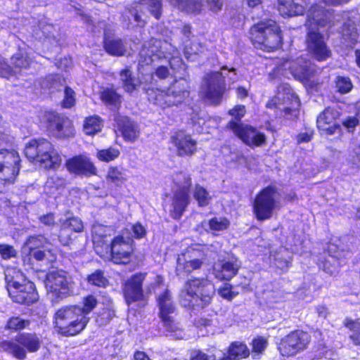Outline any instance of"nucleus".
I'll use <instances>...</instances> for the list:
<instances>
[{
  "label": "nucleus",
  "instance_id": "29",
  "mask_svg": "<svg viewBox=\"0 0 360 360\" xmlns=\"http://www.w3.org/2000/svg\"><path fill=\"white\" fill-rule=\"evenodd\" d=\"M112 233L113 230L112 228L102 224H95L92 227V237L95 249L101 257H104V255L99 250V248L105 245L106 249L108 250L109 247L107 244L108 240L107 238L110 237Z\"/></svg>",
  "mask_w": 360,
  "mask_h": 360
},
{
  "label": "nucleus",
  "instance_id": "44",
  "mask_svg": "<svg viewBox=\"0 0 360 360\" xmlns=\"http://www.w3.org/2000/svg\"><path fill=\"white\" fill-rule=\"evenodd\" d=\"M120 154V152L118 148L110 147L106 149L98 150L96 153V158L100 161L108 162L117 158Z\"/></svg>",
  "mask_w": 360,
  "mask_h": 360
},
{
  "label": "nucleus",
  "instance_id": "49",
  "mask_svg": "<svg viewBox=\"0 0 360 360\" xmlns=\"http://www.w3.org/2000/svg\"><path fill=\"white\" fill-rule=\"evenodd\" d=\"M336 88L341 94L349 92L352 87V83L349 77L338 76L336 79Z\"/></svg>",
  "mask_w": 360,
  "mask_h": 360
},
{
  "label": "nucleus",
  "instance_id": "8",
  "mask_svg": "<svg viewBox=\"0 0 360 360\" xmlns=\"http://www.w3.org/2000/svg\"><path fill=\"white\" fill-rule=\"evenodd\" d=\"M148 96V100L162 108L178 105L189 96L188 82L181 79L175 82L167 91L160 89H150L143 87Z\"/></svg>",
  "mask_w": 360,
  "mask_h": 360
},
{
  "label": "nucleus",
  "instance_id": "10",
  "mask_svg": "<svg viewBox=\"0 0 360 360\" xmlns=\"http://www.w3.org/2000/svg\"><path fill=\"white\" fill-rule=\"evenodd\" d=\"M41 345V340L36 333H22L13 340H5L0 343V348L19 360L26 358V353L37 352Z\"/></svg>",
  "mask_w": 360,
  "mask_h": 360
},
{
  "label": "nucleus",
  "instance_id": "35",
  "mask_svg": "<svg viewBox=\"0 0 360 360\" xmlns=\"http://www.w3.org/2000/svg\"><path fill=\"white\" fill-rule=\"evenodd\" d=\"M120 79L123 87L127 92H132L136 90L143 82L132 77L131 71L126 68L120 72Z\"/></svg>",
  "mask_w": 360,
  "mask_h": 360
},
{
  "label": "nucleus",
  "instance_id": "16",
  "mask_svg": "<svg viewBox=\"0 0 360 360\" xmlns=\"http://www.w3.org/2000/svg\"><path fill=\"white\" fill-rule=\"evenodd\" d=\"M159 316L164 327L169 332H178L180 330L179 323L174 320L175 306L170 292L165 289L157 297Z\"/></svg>",
  "mask_w": 360,
  "mask_h": 360
},
{
  "label": "nucleus",
  "instance_id": "46",
  "mask_svg": "<svg viewBox=\"0 0 360 360\" xmlns=\"http://www.w3.org/2000/svg\"><path fill=\"white\" fill-rule=\"evenodd\" d=\"M102 101L108 105L117 107L120 102V96L112 89H107L101 93Z\"/></svg>",
  "mask_w": 360,
  "mask_h": 360
},
{
  "label": "nucleus",
  "instance_id": "20",
  "mask_svg": "<svg viewBox=\"0 0 360 360\" xmlns=\"http://www.w3.org/2000/svg\"><path fill=\"white\" fill-rule=\"evenodd\" d=\"M299 106L298 98L288 87H282L276 96L272 98L266 103L269 108H276L280 110H290Z\"/></svg>",
  "mask_w": 360,
  "mask_h": 360
},
{
  "label": "nucleus",
  "instance_id": "59",
  "mask_svg": "<svg viewBox=\"0 0 360 360\" xmlns=\"http://www.w3.org/2000/svg\"><path fill=\"white\" fill-rule=\"evenodd\" d=\"M199 51L198 45L193 44L191 47L186 46L184 50L186 57L191 60H195Z\"/></svg>",
  "mask_w": 360,
  "mask_h": 360
},
{
  "label": "nucleus",
  "instance_id": "52",
  "mask_svg": "<svg viewBox=\"0 0 360 360\" xmlns=\"http://www.w3.org/2000/svg\"><path fill=\"white\" fill-rule=\"evenodd\" d=\"M30 324L29 321L22 319L19 317H14L9 319L7 323V328L11 330H22L27 327Z\"/></svg>",
  "mask_w": 360,
  "mask_h": 360
},
{
  "label": "nucleus",
  "instance_id": "34",
  "mask_svg": "<svg viewBox=\"0 0 360 360\" xmlns=\"http://www.w3.org/2000/svg\"><path fill=\"white\" fill-rule=\"evenodd\" d=\"M172 5L188 13L200 11L202 4L200 0H167Z\"/></svg>",
  "mask_w": 360,
  "mask_h": 360
},
{
  "label": "nucleus",
  "instance_id": "23",
  "mask_svg": "<svg viewBox=\"0 0 360 360\" xmlns=\"http://www.w3.org/2000/svg\"><path fill=\"white\" fill-rule=\"evenodd\" d=\"M163 45H166V44L155 39H151L147 44H144L139 53V63L142 65H148L155 59L162 57L167 58V56L162 50Z\"/></svg>",
  "mask_w": 360,
  "mask_h": 360
},
{
  "label": "nucleus",
  "instance_id": "36",
  "mask_svg": "<svg viewBox=\"0 0 360 360\" xmlns=\"http://www.w3.org/2000/svg\"><path fill=\"white\" fill-rule=\"evenodd\" d=\"M11 63L14 66L12 68L13 71H15L13 76H16L17 74L20 73L22 69H26L30 66L31 59L27 53H18L12 56Z\"/></svg>",
  "mask_w": 360,
  "mask_h": 360
},
{
  "label": "nucleus",
  "instance_id": "6",
  "mask_svg": "<svg viewBox=\"0 0 360 360\" xmlns=\"http://www.w3.org/2000/svg\"><path fill=\"white\" fill-rule=\"evenodd\" d=\"M25 154L30 160L36 161L47 169H56L62 162L58 150L44 139L30 141L25 146Z\"/></svg>",
  "mask_w": 360,
  "mask_h": 360
},
{
  "label": "nucleus",
  "instance_id": "4",
  "mask_svg": "<svg viewBox=\"0 0 360 360\" xmlns=\"http://www.w3.org/2000/svg\"><path fill=\"white\" fill-rule=\"evenodd\" d=\"M226 76L231 82L236 81L235 69L228 70L223 67L221 72L207 73L202 82L200 96L209 104H219L225 91L224 78Z\"/></svg>",
  "mask_w": 360,
  "mask_h": 360
},
{
  "label": "nucleus",
  "instance_id": "24",
  "mask_svg": "<svg viewBox=\"0 0 360 360\" xmlns=\"http://www.w3.org/2000/svg\"><path fill=\"white\" fill-rule=\"evenodd\" d=\"M240 264L234 257L219 260L213 267L215 277L219 280H230L236 275Z\"/></svg>",
  "mask_w": 360,
  "mask_h": 360
},
{
  "label": "nucleus",
  "instance_id": "30",
  "mask_svg": "<svg viewBox=\"0 0 360 360\" xmlns=\"http://www.w3.org/2000/svg\"><path fill=\"white\" fill-rule=\"evenodd\" d=\"M115 121L118 129L121 131L123 137L126 140L134 141L138 138L139 135L138 127L127 117L118 116L116 117Z\"/></svg>",
  "mask_w": 360,
  "mask_h": 360
},
{
  "label": "nucleus",
  "instance_id": "60",
  "mask_svg": "<svg viewBox=\"0 0 360 360\" xmlns=\"http://www.w3.org/2000/svg\"><path fill=\"white\" fill-rule=\"evenodd\" d=\"M134 236L137 238H143L146 233V229L139 223L131 226Z\"/></svg>",
  "mask_w": 360,
  "mask_h": 360
},
{
  "label": "nucleus",
  "instance_id": "5",
  "mask_svg": "<svg viewBox=\"0 0 360 360\" xmlns=\"http://www.w3.org/2000/svg\"><path fill=\"white\" fill-rule=\"evenodd\" d=\"M5 276L8 294L14 302L29 304L37 300L34 283L27 281L21 271L8 268Z\"/></svg>",
  "mask_w": 360,
  "mask_h": 360
},
{
  "label": "nucleus",
  "instance_id": "14",
  "mask_svg": "<svg viewBox=\"0 0 360 360\" xmlns=\"http://www.w3.org/2000/svg\"><path fill=\"white\" fill-rule=\"evenodd\" d=\"M207 261V254L203 247H189L177 257V274H191L200 269Z\"/></svg>",
  "mask_w": 360,
  "mask_h": 360
},
{
  "label": "nucleus",
  "instance_id": "9",
  "mask_svg": "<svg viewBox=\"0 0 360 360\" xmlns=\"http://www.w3.org/2000/svg\"><path fill=\"white\" fill-rule=\"evenodd\" d=\"M278 72L288 77L291 75L304 85L313 87L318 84L315 80L316 70L309 60L302 56L295 60H285L278 67Z\"/></svg>",
  "mask_w": 360,
  "mask_h": 360
},
{
  "label": "nucleus",
  "instance_id": "3",
  "mask_svg": "<svg viewBox=\"0 0 360 360\" xmlns=\"http://www.w3.org/2000/svg\"><path fill=\"white\" fill-rule=\"evenodd\" d=\"M89 318H84L79 305H66L56 310L53 316L56 331L64 336H74L86 326Z\"/></svg>",
  "mask_w": 360,
  "mask_h": 360
},
{
  "label": "nucleus",
  "instance_id": "22",
  "mask_svg": "<svg viewBox=\"0 0 360 360\" xmlns=\"http://www.w3.org/2000/svg\"><path fill=\"white\" fill-rule=\"evenodd\" d=\"M65 165L70 173L75 174L91 176L96 174L97 171L90 159L83 155H77L68 160Z\"/></svg>",
  "mask_w": 360,
  "mask_h": 360
},
{
  "label": "nucleus",
  "instance_id": "41",
  "mask_svg": "<svg viewBox=\"0 0 360 360\" xmlns=\"http://www.w3.org/2000/svg\"><path fill=\"white\" fill-rule=\"evenodd\" d=\"M138 7L141 11L147 9L156 19H158L161 15V0H142Z\"/></svg>",
  "mask_w": 360,
  "mask_h": 360
},
{
  "label": "nucleus",
  "instance_id": "13",
  "mask_svg": "<svg viewBox=\"0 0 360 360\" xmlns=\"http://www.w3.org/2000/svg\"><path fill=\"white\" fill-rule=\"evenodd\" d=\"M20 169V158L15 150H0V191L14 184Z\"/></svg>",
  "mask_w": 360,
  "mask_h": 360
},
{
  "label": "nucleus",
  "instance_id": "54",
  "mask_svg": "<svg viewBox=\"0 0 360 360\" xmlns=\"http://www.w3.org/2000/svg\"><path fill=\"white\" fill-rule=\"evenodd\" d=\"M13 72L12 68H11L5 60V59L0 56V77L5 78H11L13 76Z\"/></svg>",
  "mask_w": 360,
  "mask_h": 360
},
{
  "label": "nucleus",
  "instance_id": "43",
  "mask_svg": "<svg viewBox=\"0 0 360 360\" xmlns=\"http://www.w3.org/2000/svg\"><path fill=\"white\" fill-rule=\"evenodd\" d=\"M105 49L108 53L113 56H122L125 51L124 45L119 39H106Z\"/></svg>",
  "mask_w": 360,
  "mask_h": 360
},
{
  "label": "nucleus",
  "instance_id": "12",
  "mask_svg": "<svg viewBox=\"0 0 360 360\" xmlns=\"http://www.w3.org/2000/svg\"><path fill=\"white\" fill-rule=\"evenodd\" d=\"M279 207L278 193L271 186L262 189L257 194L253 202V213L259 221L271 219Z\"/></svg>",
  "mask_w": 360,
  "mask_h": 360
},
{
  "label": "nucleus",
  "instance_id": "56",
  "mask_svg": "<svg viewBox=\"0 0 360 360\" xmlns=\"http://www.w3.org/2000/svg\"><path fill=\"white\" fill-rule=\"evenodd\" d=\"M267 346V340L264 338L258 337L252 341V352L262 353Z\"/></svg>",
  "mask_w": 360,
  "mask_h": 360
},
{
  "label": "nucleus",
  "instance_id": "2",
  "mask_svg": "<svg viewBox=\"0 0 360 360\" xmlns=\"http://www.w3.org/2000/svg\"><path fill=\"white\" fill-rule=\"evenodd\" d=\"M214 294L211 281L204 277H191L180 292L179 302L186 308H204L210 304Z\"/></svg>",
  "mask_w": 360,
  "mask_h": 360
},
{
  "label": "nucleus",
  "instance_id": "38",
  "mask_svg": "<svg viewBox=\"0 0 360 360\" xmlns=\"http://www.w3.org/2000/svg\"><path fill=\"white\" fill-rule=\"evenodd\" d=\"M103 122L101 119L97 116H89L84 122V131L87 135H94L101 130Z\"/></svg>",
  "mask_w": 360,
  "mask_h": 360
},
{
  "label": "nucleus",
  "instance_id": "18",
  "mask_svg": "<svg viewBox=\"0 0 360 360\" xmlns=\"http://www.w3.org/2000/svg\"><path fill=\"white\" fill-rule=\"evenodd\" d=\"M134 252L133 240L129 238H125L122 235L114 238L110 243V252H106L107 256L110 257L115 264H127L130 262Z\"/></svg>",
  "mask_w": 360,
  "mask_h": 360
},
{
  "label": "nucleus",
  "instance_id": "55",
  "mask_svg": "<svg viewBox=\"0 0 360 360\" xmlns=\"http://www.w3.org/2000/svg\"><path fill=\"white\" fill-rule=\"evenodd\" d=\"M218 292L220 296L227 300H231L236 296V293L232 291L231 286L229 283L224 284L218 290Z\"/></svg>",
  "mask_w": 360,
  "mask_h": 360
},
{
  "label": "nucleus",
  "instance_id": "11",
  "mask_svg": "<svg viewBox=\"0 0 360 360\" xmlns=\"http://www.w3.org/2000/svg\"><path fill=\"white\" fill-rule=\"evenodd\" d=\"M45 286L52 302H59L73 294L74 283L63 271H51L46 275Z\"/></svg>",
  "mask_w": 360,
  "mask_h": 360
},
{
  "label": "nucleus",
  "instance_id": "63",
  "mask_svg": "<svg viewBox=\"0 0 360 360\" xmlns=\"http://www.w3.org/2000/svg\"><path fill=\"white\" fill-rule=\"evenodd\" d=\"M40 221L46 226H53L55 224V217L53 214L49 213L44 214L39 218Z\"/></svg>",
  "mask_w": 360,
  "mask_h": 360
},
{
  "label": "nucleus",
  "instance_id": "32",
  "mask_svg": "<svg viewBox=\"0 0 360 360\" xmlns=\"http://www.w3.org/2000/svg\"><path fill=\"white\" fill-rule=\"evenodd\" d=\"M49 242L43 236H34L27 238L22 248L23 255H30L32 251L44 249L48 250Z\"/></svg>",
  "mask_w": 360,
  "mask_h": 360
},
{
  "label": "nucleus",
  "instance_id": "7",
  "mask_svg": "<svg viewBox=\"0 0 360 360\" xmlns=\"http://www.w3.org/2000/svg\"><path fill=\"white\" fill-rule=\"evenodd\" d=\"M250 35L255 46L264 51H273L281 44L279 27L272 20H263L254 25L250 30Z\"/></svg>",
  "mask_w": 360,
  "mask_h": 360
},
{
  "label": "nucleus",
  "instance_id": "25",
  "mask_svg": "<svg viewBox=\"0 0 360 360\" xmlns=\"http://www.w3.org/2000/svg\"><path fill=\"white\" fill-rule=\"evenodd\" d=\"M339 116L340 112L338 110L332 108H326L317 118L318 128L327 134H334L340 130V125L336 122Z\"/></svg>",
  "mask_w": 360,
  "mask_h": 360
},
{
  "label": "nucleus",
  "instance_id": "58",
  "mask_svg": "<svg viewBox=\"0 0 360 360\" xmlns=\"http://www.w3.org/2000/svg\"><path fill=\"white\" fill-rule=\"evenodd\" d=\"M245 107L243 105H236L229 111V114L236 119L238 121L241 120V118L245 115Z\"/></svg>",
  "mask_w": 360,
  "mask_h": 360
},
{
  "label": "nucleus",
  "instance_id": "19",
  "mask_svg": "<svg viewBox=\"0 0 360 360\" xmlns=\"http://www.w3.org/2000/svg\"><path fill=\"white\" fill-rule=\"evenodd\" d=\"M227 127L248 146H259L266 141L264 134L252 126L231 120Z\"/></svg>",
  "mask_w": 360,
  "mask_h": 360
},
{
  "label": "nucleus",
  "instance_id": "33",
  "mask_svg": "<svg viewBox=\"0 0 360 360\" xmlns=\"http://www.w3.org/2000/svg\"><path fill=\"white\" fill-rule=\"evenodd\" d=\"M127 179L128 176L126 173V170L122 167H109L106 175V180L108 182L112 183L117 186H120L124 184Z\"/></svg>",
  "mask_w": 360,
  "mask_h": 360
},
{
  "label": "nucleus",
  "instance_id": "47",
  "mask_svg": "<svg viewBox=\"0 0 360 360\" xmlns=\"http://www.w3.org/2000/svg\"><path fill=\"white\" fill-rule=\"evenodd\" d=\"M96 304V299L93 295H88L84 298L82 305H79V309L84 318H89L88 315L93 311Z\"/></svg>",
  "mask_w": 360,
  "mask_h": 360
},
{
  "label": "nucleus",
  "instance_id": "1",
  "mask_svg": "<svg viewBox=\"0 0 360 360\" xmlns=\"http://www.w3.org/2000/svg\"><path fill=\"white\" fill-rule=\"evenodd\" d=\"M330 10L321 5L314 4L307 12L306 27L308 32L306 39L307 51L319 61L326 60L330 57V50L326 45L323 37L319 33L318 27L331 26Z\"/></svg>",
  "mask_w": 360,
  "mask_h": 360
},
{
  "label": "nucleus",
  "instance_id": "39",
  "mask_svg": "<svg viewBox=\"0 0 360 360\" xmlns=\"http://www.w3.org/2000/svg\"><path fill=\"white\" fill-rule=\"evenodd\" d=\"M312 353L314 359H317L322 358L331 359L334 356V351L326 345L323 340L319 341L313 346Z\"/></svg>",
  "mask_w": 360,
  "mask_h": 360
},
{
  "label": "nucleus",
  "instance_id": "40",
  "mask_svg": "<svg viewBox=\"0 0 360 360\" xmlns=\"http://www.w3.org/2000/svg\"><path fill=\"white\" fill-rule=\"evenodd\" d=\"M342 36L344 43L347 46H352L357 41L358 34L353 22L349 21L344 24L342 30Z\"/></svg>",
  "mask_w": 360,
  "mask_h": 360
},
{
  "label": "nucleus",
  "instance_id": "57",
  "mask_svg": "<svg viewBox=\"0 0 360 360\" xmlns=\"http://www.w3.org/2000/svg\"><path fill=\"white\" fill-rule=\"evenodd\" d=\"M16 251L13 246L8 245H0V255L4 259H8L16 256Z\"/></svg>",
  "mask_w": 360,
  "mask_h": 360
},
{
  "label": "nucleus",
  "instance_id": "26",
  "mask_svg": "<svg viewBox=\"0 0 360 360\" xmlns=\"http://www.w3.org/2000/svg\"><path fill=\"white\" fill-rule=\"evenodd\" d=\"M145 275L139 274L128 279L124 285V295L128 304L143 297L142 283Z\"/></svg>",
  "mask_w": 360,
  "mask_h": 360
},
{
  "label": "nucleus",
  "instance_id": "21",
  "mask_svg": "<svg viewBox=\"0 0 360 360\" xmlns=\"http://www.w3.org/2000/svg\"><path fill=\"white\" fill-rule=\"evenodd\" d=\"M49 130L58 138L68 137L74 134V128L70 120L57 114H51L49 118Z\"/></svg>",
  "mask_w": 360,
  "mask_h": 360
},
{
  "label": "nucleus",
  "instance_id": "50",
  "mask_svg": "<svg viewBox=\"0 0 360 360\" xmlns=\"http://www.w3.org/2000/svg\"><path fill=\"white\" fill-rule=\"evenodd\" d=\"M88 282L98 287H105L108 283V280L104 277L101 271H96L89 276Z\"/></svg>",
  "mask_w": 360,
  "mask_h": 360
},
{
  "label": "nucleus",
  "instance_id": "48",
  "mask_svg": "<svg viewBox=\"0 0 360 360\" xmlns=\"http://www.w3.org/2000/svg\"><path fill=\"white\" fill-rule=\"evenodd\" d=\"M323 270L330 275H335L340 269V264L333 256H328L323 264Z\"/></svg>",
  "mask_w": 360,
  "mask_h": 360
},
{
  "label": "nucleus",
  "instance_id": "45",
  "mask_svg": "<svg viewBox=\"0 0 360 360\" xmlns=\"http://www.w3.org/2000/svg\"><path fill=\"white\" fill-rule=\"evenodd\" d=\"M344 326L352 333L349 335L350 339L354 342L360 338V321L358 320H352L346 319L344 321Z\"/></svg>",
  "mask_w": 360,
  "mask_h": 360
},
{
  "label": "nucleus",
  "instance_id": "28",
  "mask_svg": "<svg viewBox=\"0 0 360 360\" xmlns=\"http://www.w3.org/2000/svg\"><path fill=\"white\" fill-rule=\"evenodd\" d=\"M84 226L82 221L77 217H71L61 222V229L59 234L60 243L66 245L71 240L70 232H81Z\"/></svg>",
  "mask_w": 360,
  "mask_h": 360
},
{
  "label": "nucleus",
  "instance_id": "37",
  "mask_svg": "<svg viewBox=\"0 0 360 360\" xmlns=\"http://www.w3.org/2000/svg\"><path fill=\"white\" fill-rule=\"evenodd\" d=\"M249 349L246 345L236 342L231 345L229 349V360H235L245 358L249 356Z\"/></svg>",
  "mask_w": 360,
  "mask_h": 360
},
{
  "label": "nucleus",
  "instance_id": "42",
  "mask_svg": "<svg viewBox=\"0 0 360 360\" xmlns=\"http://www.w3.org/2000/svg\"><path fill=\"white\" fill-rule=\"evenodd\" d=\"M193 197L198 202V205L200 207L207 206L212 199L208 191L200 185H196L195 186L193 190Z\"/></svg>",
  "mask_w": 360,
  "mask_h": 360
},
{
  "label": "nucleus",
  "instance_id": "61",
  "mask_svg": "<svg viewBox=\"0 0 360 360\" xmlns=\"http://www.w3.org/2000/svg\"><path fill=\"white\" fill-rule=\"evenodd\" d=\"M46 83H47V84L44 83V85H46V86L49 89H58L59 88V86H60V82H59V77L58 76H49L47 78Z\"/></svg>",
  "mask_w": 360,
  "mask_h": 360
},
{
  "label": "nucleus",
  "instance_id": "15",
  "mask_svg": "<svg viewBox=\"0 0 360 360\" xmlns=\"http://www.w3.org/2000/svg\"><path fill=\"white\" fill-rule=\"evenodd\" d=\"M176 180L179 188L174 193L169 212L172 218L179 219L189 203L188 192L191 179L189 176L180 174L176 176Z\"/></svg>",
  "mask_w": 360,
  "mask_h": 360
},
{
  "label": "nucleus",
  "instance_id": "53",
  "mask_svg": "<svg viewBox=\"0 0 360 360\" xmlns=\"http://www.w3.org/2000/svg\"><path fill=\"white\" fill-rule=\"evenodd\" d=\"M75 103V91L70 88L66 87L65 89V98L62 105L64 108H70Z\"/></svg>",
  "mask_w": 360,
  "mask_h": 360
},
{
  "label": "nucleus",
  "instance_id": "64",
  "mask_svg": "<svg viewBox=\"0 0 360 360\" xmlns=\"http://www.w3.org/2000/svg\"><path fill=\"white\" fill-rule=\"evenodd\" d=\"M163 283V279L160 276H155L154 277V281L150 283L147 288L148 292L150 293L154 291L157 287H160Z\"/></svg>",
  "mask_w": 360,
  "mask_h": 360
},
{
  "label": "nucleus",
  "instance_id": "51",
  "mask_svg": "<svg viewBox=\"0 0 360 360\" xmlns=\"http://www.w3.org/2000/svg\"><path fill=\"white\" fill-rule=\"evenodd\" d=\"M209 224L210 229L219 231L226 229L229 226V221L226 218L214 217L210 221Z\"/></svg>",
  "mask_w": 360,
  "mask_h": 360
},
{
  "label": "nucleus",
  "instance_id": "62",
  "mask_svg": "<svg viewBox=\"0 0 360 360\" xmlns=\"http://www.w3.org/2000/svg\"><path fill=\"white\" fill-rule=\"evenodd\" d=\"M207 3L210 9L212 11L217 13L221 9L223 0H207Z\"/></svg>",
  "mask_w": 360,
  "mask_h": 360
},
{
  "label": "nucleus",
  "instance_id": "17",
  "mask_svg": "<svg viewBox=\"0 0 360 360\" xmlns=\"http://www.w3.org/2000/svg\"><path fill=\"white\" fill-rule=\"evenodd\" d=\"M310 341L309 333L302 330H295L281 340L278 349L282 356H294L304 350Z\"/></svg>",
  "mask_w": 360,
  "mask_h": 360
},
{
  "label": "nucleus",
  "instance_id": "27",
  "mask_svg": "<svg viewBox=\"0 0 360 360\" xmlns=\"http://www.w3.org/2000/svg\"><path fill=\"white\" fill-rule=\"evenodd\" d=\"M172 139L179 156H191L196 151V142L189 135L179 132Z\"/></svg>",
  "mask_w": 360,
  "mask_h": 360
},
{
  "label": "nucleus",
  "instance_id": "31",
  "mask_svg": "<svg viewBox=\"0 0 360 360\" xmlns=\"http://www.w3.org/2000/svg\"><path fill=\"white\" fill-rule=\"evenodd\" d=\"M297 0H278V11L284 17H291L303 14L304 7Z\"/></svg>",
  "mask_w": 360,
  "mask_h": 360
}]
</instances>
